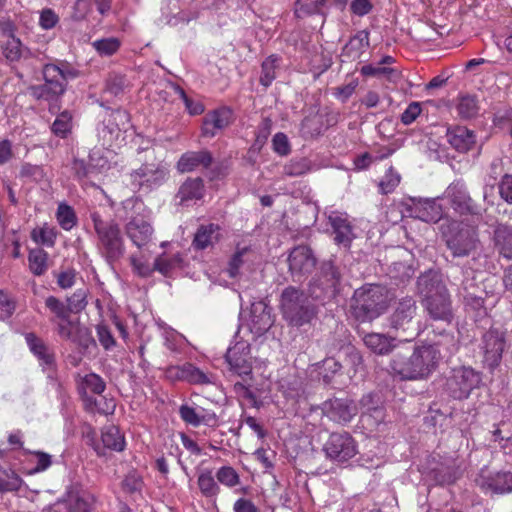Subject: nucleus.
Returning a JSON list of instances; mask_svg holds the SVG:
<instances>
[{"mask_svg": "<svg viewBox=\"0 0 512 512\" xmlns=\"http://www.w3.org/2000/svg\"><path fill=\"white\" fill-rule=\"evenodd\" d=\"M56 232L53 228L50 227H42L39 229H34L31 232V238L37 244H42L47 247H52L56 240Z\"/></svg>", "mask_w": 512, "mask_h": 512, "instance_id": "864d4df0", "label": "nucleus"}, {"mask_svg": "<svg viewBox=\"0 0 512 512\" xmlns=\"http://www.w3.org/2000/svg\"><path fill=\"white\" fill-rule=\"evenodd\" d=\"M417 287L423 296V306L436 321L451 323L453 312L448 290L437 273L429 271L418 278Z\"/></svg>", "mask_w": 512, "mask_h": 512, "instance_id": "7ed1b4c3", "label": "nucleus"}, {"mask_svg": "<svg viewBox=\"0 0 512 512\" xmlns=\"http://www.w3.org/2000/svg\"><path fill=\"white\" fill-rule=\"evenodd\" d=\"M480 381V375L472 368L464 366L455 368L446 381V390L454 399H466Z\"/></svg>", "mask_w": 512, "mask_h": 512, "instance_id": "9d476101", "label": "nucleus"}, {"mask_svg": "<svg viewBox=\"0 0 512 512\" xmlns=\"http://www.w3.org/2000/svg\"><path fill=\"white\" fill-rule=\"evenodd\" d=\"M84 406L85 409L89 412H97L102 415H109L114 412L116 403L114 399H108L99 394L96 397L86 396V398H84Z\"/></svg>", "mask_w": 512, "mask_h": 512, "instance_id": "72a5a7b5", "label": "nucleus"}, {"mask_svg": "<svg viewBox=\"0 0 512 512\" xmlns=\"http://www.w3.org/2000/svg\"><path fill=\"white\" fill-rule=\"evenodd\" d=\"M180 262L181 258L179 255H174L172 257L160 256L155 259L154 265L151 266V268L152 271L155 269L163 275H168L173 268L180 264Z\"/></svg>", "mask_w": 512, "mask_h": 512, "instance_id": "4d7b16f0", "label": "nucleus"}, {"mask_svg": "<svg viewBox=\"0 0 512 512\" xmlns=\"http://www.w3.org/2000/svg\"><path fill=\"white\" fill-rule=\"evenodd\" d=\"M2 31L3 35L7 37L2 45V52L7 61L19 62L32 57L31 50L25 46L19 38L15 37L11 23H4L2 25Z\"/></svg>", "mask_w": 512, "mask_h": 512, "instance_id": "aec40b11", "label": "nucleus"}, {"mask_svg": "<svg viewBox=\"0 0 512 512\" xmlns=\"http://www.w3.org/2000/svg\"><path fill=\"white\" fill-rule=\"evenodd\" d=\"M204 194V183L201 178H189L179 188L177 197L181 203L201 199Z\"/></svg>", "mask_w": 512, "mask_h": 512, "instance_id": "c756f323", "label": "nucleus"}, {"mask_svg": "<svg viewBox=\"0 0 512 512\" xmlns=\"http://www.w3.org/2000/svg\"><path fill=\"white\" fill-rule=\"evenodd\" d=\"M25 340L31 352L41 361L42 365L53 366L54 355L48 351L47 346L40 338L34 333H27Z\"/></svg>", "mask_w": 512, "mask_h": 512, "instance_id": "2f4dec72", "label": "nucleus"}, {"mask_svg": "<svg viewBox=\"0 0 512 512\" xmlns=\"http://www.w3.org/2000/svg\"><path fill=\"white\" fill-rule=\"evenodd\" d=\"M71 341L83 347L84 349H88L90 346H96V343L92 338L89 330L84 326L76 327L75 335Z\"/></svg>", "mask_w": 512, "mask_h": 512, "instance_id": "680f3d73", "label": "nucleus"}, {"mask_svg": "<svg viewBox=\"0 0 512 512\" xmlns=\"http://www.w3.org/2000/svg\"><path fill=\"white\" fill-rule=\"evenodd\" d=\"M87 291L85 289L76 290L67 298V306L70 313H79L85 309L87 305Z\"/></svg>", "mask_w": 512, "mask_h": 512, "instance_id": "13d9d810", "label": "nucleus"}, {"mask_svg": "<svg viewBox=\"0 0 512 512\" xmlns=\"http://www.w3.org/2000/svg\"><path fill=\"white\" fill-rule=\"evenodd\" d=\"M446 245L454 257L469 256L480 245L477 229L457 223L453 228V232L447 236Z\"/></svg>", "mask_w": 512, "mask_h": 512, "instance_id": "1a4fd4ad", "label": "nucleus"}, {"mask_svg": "<svg viewBox=\"0 0 512 512\" xmlns=\"http://www.w3.org/2000/svg\"><path fill=\"white\" fill-rule=\"evenodd\" d=\"M96 334L99 343L104 349L109 350L116 345V341L111 330L105 324H98L96 326Z\"/></svg>", "mask_w": 512, "mask_h": 512, "instance_id": "052dcab7", "label": "nucleus"}, {"mask_svg": "<svg viewBox=\"0 0 512 512\" xmlns=\"http://www.w3.org/2000/svg\"><path fill=\"white\" fill-rule=\"evenodd\" d=\"M387 307V291L374 284L356 289L350 304L351 314L359 322L373 321L383 314Z\"/></svg>", "mask_w": 512, "mask_h": 512, "instance_id": "20e7f679", "label": "nucleus"}, {"mask_svg": "<svg viewBox=\"0 0 512 512\" xmlns=\"http://www.w3.org/2000/svg\"><path fill=\"white\" fill-rule=\"evenodd\" d=\"M393 340L381 333H368L363 337L365 346L379 355H386L392 351Z\"/></svg>", "mask_w": 512, "mask_h": 512, "instance_id": "7c9ffc66", "label": "nucleus"}, {"mask_svg": "<svg viewBox=\"0 0 512 512\" xmlns=\"http://www.w3.org/2000/svg\"><path fill=\"white\" fill-rule=\"evenodd\" d=\"M361 74L364 76H386L388 79H392L396 75V71L393 68L382 67L381 65H365L361 68Z\"/></svg>", "mask_w": 512, "mask_h": 512, "instance_id": "0e129e2a", "label": "nucleus"}, {"mask_svg": "<svg viewBox=\"0 0 512 512\" xmlns=\"http://www.w3.org/2000/svg\"><path fill=\"white\" fill-rule=\"evenodd\" d=\"M329 223L335 234V242L344 246H349L354 235L350 222L346 215L339 212H332L328 217Z\"/></svg>", "mask_w": 512, "mask_h": 512, "instance_id": "393cba45", "label": "nucleus"}, {"mask_svg": "<svg viewBox=\"0 0 512 512\" xmlns=\"http://www.w3.org/2000/svg\"><path fill=\"white\" fill-rule=\"evenodd\" d=\"M452 209L461 214H476L478 208L461 180L452 182L444 193Z\"/></svg>", "mask_w": 512, "mask_h": 512, "instance_id": "ddd939ff", "label": "nucleus"}, {"mask_svg": "<svg viewBox=\"0 0 512 512\" xmlns=\"http://www.w3.org/2000/svg\"><path fill=\"white\" fill-rule=\"evenodd\" d=\"M462 473L461 463L453 455L434 453L427 458L426 474L437 485L454 484L462 476Z\"/></svg>", "mask_w": 512, "mask_h": 512, "instance_id": "0eeeda50", "label": "nucleus"}, {"mask_svg": "<svg viewBox=\"0 0 512 512\" xmlns=\"http://www.w3.org/2000/svg\"><path fill=\"white\" fill-rule=\"evenodd\" d=\"M44 83L29 87L30 95L36 100L52 101L67 90V83L81 76V71L66 60H55L43 65Z\"/></svg>", "mask_w": 512, "mask_h": 512, "instance_id": "f257e3e1", "label": "nucleus"}, {"mask_svg": "<svg viewBox=\"0 0 512 512\" xmlns=\"http://www.w3.org/2000/svg\"><path fill=\"white\" fill-rule=\"evenodd\" d=\"M310 170L306 159H293L283 168V174L289 177H297L306 174Z\"/></svg>", "mask_w": 512, "mask_h": 512, "instance_id": "6e6d98bb", "label": "nucleus"}, {"mask_svg": "<svg viewBox=\"0 0 512 512\" xmlns=\"http://www.w3.org/2000/svg\"><path fill=\"white\" fill-rule=\"evenodd\" d=\"M321 410L323 415L339 424L350 422L357 414L356 405L346 398L328 399L322 403Z\"/></svg>", "mask_w": 512, "mask_h": 512, "instance_id": "a211bd4d", "label": "nucleus"}, {"mask_svg": "<svg viewBox=\"0 0 512 512\" xmlns=\"http://www.w3.org/2000/svg\"><path fill=\"white\" fill-rule=\"evenodd\" d=\"M280 310L284 320L293 327L310 324L316 317V308L303 290L286 287L280 297Z\"/></svg>", "mask_w": 512, "mask_h": 512, "instance_id": "39448f33", "label": "nucleus"}, {"mask_svg": "<svg viewBox=\"0 0 512 512\" xmlns=\"http://www.w3.org/2000/svg\"><path fill=\"white\" fill-rule=\"evenodd\" d=\"M220 227L217 224L201 225L195 233L192 245L196 250H204L219 241Z\"/></svg>", "mask_w": 512, "mask_h": 512, "instance_id": "cd10ccee", "label": "nucleus"}, {"mask_svg": "<svg viewBox=\"0 0 512 512\" xmlns=\"http://www.w3.org/2000/svg\"><path fill=\"white\" fill-rule=\"evenodd\" d=\"M94 228L109 259L114 260L124 252V242L117 224L105 223L96 214L92 215Z\"/></svg>", "mask_w": 512, "mask_h": 512, "instance_id": "f8f14e48", "label": "nucleus"}, {"mask_svg": "<svg viewBox=\"0 0 512 512\" xmlns=\"http://www.w3.org/2000/svg\"><path fill=\"white\" fill-rule=\"evenodd\" d=\"M92 497L87 493L70 494L68 498L69 512H90Z\"/></svg>", "mask_w": 512, "mask_h": 512, "instance_id": "c03bdc74", "label": "nucleus"}, {"mask_svg": "<svg viewBox=\"0 0 512 512\" xmlns=\"http://www.w3.org/2000/svg\"><path fill=\"white\" fill-rule=\"evenodd\" d=\"M508 165H511V160L508 157L495 158L488 167V174L490 178L496 180L498 177H502L505 173H509L510 169Z\"/></svg>", "mask_w": 512, "mask_h": 512, "instance_id": "bf43d9fd", "label": "nucleus"}, {"mask_svg": "<svg viewBox=\"0 0 512 512\" xmlns=\"http://www.w3.org/2000/svg\"><path fill=\"white\" fill-rule=\"evenodd\" d=\"M80 389L83 390V399L89 396L88 391L99 395L105 390V382L99 375L89 373L82 378Z\"/></svg>", "mask_w": 512, "mask_h": 512, "instance_id": "58836bf2", "label": "nucleus"}, {"mask_svg": "<svg viewBox=\"0 0 512 512\" xmlns=\"http://www.w3.org/2000/svg\"><path fill=\"white\" fill-rule=\"evenodd\" d=\"M406 212L410 217L427 223H436L442 218V208L436 199L410 198Z\"/></svg>", "mask_w": 512, "mask_h": 512, "instance_id": "2eb2a0df", "label": "nucleus"}, {"mask_svg": "<svg viewBox=\"0 0 512 512\" xmlns=\"http://www.w3.org/2000/svg\"><path fill=\"white\" fill-rule=\"evenodd\" d=\"M493 241L498 253L512 260V227L504 224L497 225L494 229Z\"/></svg>", "mask_w": 512, "mask_h": 512, "instance_id": "c85d7f7f", "label": "nucleus"}, {"mask_svg": "<svg viewBox=\"0 0 512 512\" xmlns=\"http://www.w3.org/2000/svg\"><path fill=\"white\" fill-rule=\"evenodd\" d=\"M72 171L79 180L90 178L96 172L94 166H91L84 160L80 159H74L72 163Z\"/></svg>", "mask_w": 512, "mask_h": 512, "instance_id": "69168bd1", "label": "nucleus"}, {"mask_svg": "<svg viewBox=\"0 0 512 512\" xmlns=\"http://www.w3.org/2000/svg\"><path fill=\"white\" fill-rule=\"evenodd\" d=\"M505 348L504 334L496 329H490L482 337L484 360L490 368L499 365Z\"/></svg>", "mask_w": 512, "mask_h": 512, "instance_id": "412c9836", "label": "nucleus"}, {"mask_svg": "<svg viewBox=\"0 0 512 512\" xmlns=\"http://www.w3.org/2000/svg\"><path fill=\"white\" fill-rule=\"evenodd\" d=\"M279 66V57L271 55L267 57L261 65L260 83L268 87L276 78V69Z\"/></svg>", "mask_w": 512, "mask_h": 512, "instance_id": "ea45409f", "label": "nucleus"}, {"mask_svg": "<svg viewBox=\"0 0 512 512\" xmlns=\"http://www.w3.org/2000/svg\"><path fill=\"white\" fill-rule=\"evenodd\" d=\"M16 309L15 301L6 293L0 290V320L7 319L12 316Z\"/></svg>", "mask_w": 512, "mask_h": 512, "instance_id": "774afa93", "label": "nucleus"}, {"mask_svg": "<svg viewBox=\"0 0 512 512\" xmlns=\"http://www.w3.org/2000/svg\"><path fill=\"white\" fill-rule=\"evenodd\" d=\"M120 45V41L115 37L95 40L92 43L93 48L102 57H107L115 54L119 50Z\"/></svg>", "mask_w": 512, "mask_h": 512, "instance_id": "a18cd8bd", "label": "nucleus"}, {"mask_svg": "<svg viewBox=\"0 0 512 512\" xmlns=\"http://www.w3.org/2000/svg\"><path fill=\"white\" fill-rule=\"evenodd\" d=\"M425 346H435L439 350V359L442 357V353L452 355L458 349L455 337L450 333H441L440 339L432 344H426Z\"/></svg>", "mask_w": 512, "mask_h": 512, "instance_id": "de8ad7c7", "label": "nucleus"}, {"mask_svg": "<svg viewBox=\"0 0 512 512\" xmlns=\"http://www.w3.org/2000/svg\"><path fill=\"white\" fill-rule=\"evenodd\" d=\"M102 442L105 447L115 451H122L125 447L124 434L114 425H109L103 429Z\"/></svg>", "mask_w": 512, "mask_h": 512, "instance_id": "c9c22d12", "label": "nucleus"}, {"mask_svg": "<svg viewBox=\"0 0 512 512\" xmlns=\"http://www.w3.org/2000/svg\"><path fill=\"white\" fill-rule=\"evenodd\" d=\"M179 415L186 424L193 427H198L202 425V422H205L209 419V417L207 418L205 416H199L197 408L191 407L187 404L180 406Z\"/></svg>", "mask_w": 512, "mask_h": 512, "instance_id": "8fccbe9b", "label": "nucleus"}, {"mask_svg": "<svg viewBox=\"0 0 512 512\" xmlns=\"http://www.w3.org/2000/svg\"><path fill=\"white\" fill-rule=\"evenodd\" d=\"M472 281L473 279H466L463 281V289L466 291L464 299L467 305L473 307L474 309H480L484 306V299L481 296H478L474 292L470 291L473 285Z\"/></svg>", "mask_w": 512, "mask_h": 512, "instance_id": "e2e57ef3", "label": "nucleus"}, {"mask_svg": "<svg viewBox=\"0 0 512 512\" xmlns=\"http://www.w3.org/2000/svg\"><path fill=\"white\" fill-rule=\"evenodd\" d=\"M369 46L368 33L361 31L352 37L349 42L343 47L341 53L342 62L357 61L361 58L362 54Z\"/></svg>", "mask_w": 512, "mask_h": 512, "instance_id": "a878e982", "label": "nucleus"}, {"mask_svg": "<svg viewBox=\"0 0 512 512\" xmlns=\"http://www.w3.org/2000/svg\"><path fill=\"white\" fill-rule=\"evenodd\" d=\"M288 263L294 281H298L314 270L316 258L309 247L297 246L290 252Z\"/></svg>", "mask_w": 512, "mask_h": 512, "instance_id": "dca6fc26", "label": "nucleus"}, {"mask_svg": "<svg viewBox=\"0 0 512 512\" xmlns=\"http://www.w3.org/2000/svg\"><path fill=\"white\" fill-rule=\"evenodd\" d=\"M447 140L459 152H467L476 143L474 132L464 126H456L447 130Z\"/></svg>", "mask_w": 512, "mask_h": 512, "instance_id": "b1692460", "label": "nucleus"}, {"mask_svg": "<svg viewBox=\"0 0 512 512\" xmlns=\"http://www.w3.org/2000/svg\"><path fill=\"white\" fill-rule=\"evenodd\" d=\"M273 325L271 308L263 301L251 305L249 326L256 335H262Z\"/></svg>", "mask_w": 512, "mask_h": 512, "instance_id": "5701e85b", "label": "nucleus"}, {"mask_svg": "<svg viewBox=\"0 0 512 512\" xmlns=\"http://www.w3.org/2000/svg\"><path fill=\"white\" fill-rule=\"evenodd\" d=\"M230 370L240 377L249 376L252 372L250 346L246 342H237L227 350L225 355Z\"/></svg>", "mask_w": 512, "mask_h": 512, "instance_id": "f3484780", "label": "nucleus"}, {"mask_svg": "<svg viewBox=\"0 0 512 512\" xmlns=\"http://www.w3.org/2000/svg\"><path fill=\"white\" fill-rule=\"evenodd\" d=\"M148 212L143 213L141 218H134L130 221V240L141 250V256L138 258L133 254L130 259L134 270L142 277L151 274L152 268L150 264L151 254L149 246L151 245L153 228L147 220Z\"/></svg>", "mask_w": 512, "mask_h": 512, "instance_id": "423d86ee", "label": "nucleus"}, {"mask_svg": "<svg viewBox=\"0 0 512 512\" xmlns=\"http://www.w3.org/2000/svg\"><path fill=\"white\" fill-rule=\"evenodd\" d=\"M249 252H250V249L248 247H242V248L238 247L237 248L235 253L232 255V257L228 263V267L226 269L227 274L230 278H235L239 275L240 267L244 263L243 258Z\"/></svg>", "mask_w": 512, "mask_h": 512, "instance_id": "5fc2aeb1", "label": "nucleus"}, {"mask_svg": "<svg viewBox=\"0 0 512 512\" xmlns=\"http://www.w3.org/2000/svg\"><path fill=\"white\" fill-rule=\"evenodd\" d=\"M325 0H297L295 4V15L303 18L313 14H322Z\"/></svg>", "mask_w": 512, "mask_h": 512, "instance_id": "4c0bfd02", "label": "nucleus"}, {"mask_svg": "<svg viewBox=\"0 0 512 512\" xmlns=\"http://www.w3.org/2000/svg\"><path fill=\"white\" fill-rule=\"evenodd\" d=\"M401 182V175L390 166L378 183L379 192L383 195L395 191Z\"/></svg>", "mask_w": 512, "mask_h": 512, "instance_id": "a19ab883", "label": "nucleus"}, {"mask_svg": "<svg viewBox=\"0 0 512 512\" xmlns=\"http://www.w3.org/2000/svg\"><path fill=\"white\" fill-rule=\"evenodd\" d=\"M321 274L322 278L324 279L321 283L324 289H335L340 283V272L331 262H326L321 266Z\"/></svg>", "mask_w": 512, "mask_h": 512, "instance_id": "49530a36", "label": "nucleus"}, {"mask_svg": "<svg viewBox=\"0 0 512 512\" xmlns=\"http://www.w3.org/2000/svg\"><path fill=\"white\" fill-rule=\"evenodd\" d=\"M72 115L68 111L60 113L51 126L52 133L60 138H65L71 132Z\"/></svg>", "mask_w": 512, "mask_h": 512, "instance_id": "37998d69", "label": "nucleus"}, {"mask_svg": "<svg viewBox=\"0 0 512 512\" xmlns=\"http://www.w3.org/2000/svg\"><path fill=\"white\" fill-rule=\"evenodd\" d=\"M57 220L63 229H72L76 224V215L74 210L66 204H60L57 209Z\"/></svg>", "mask_w": 512, "mask_h": 512, "instance_id": "603ef678", "label": "nucleus"}, {"mask_svg": "<svg viewBox=\"0 0 512 512\" xmlns=\"http://www.w3.org/2000/svg\"><path fill=\"white\" fill-rule=\"evenodd\" d=\"M166 174L163 166L146 164L131 174L132 184L137 185L139 191L148 193L164 181Z\"/></svg>", "mask_w": 512, "mask_h": 512, "instance_id": "6ab92c4d", "label": "nucleus"}, {"mask_svg": "<svg viewBox=\"0 0 512 512\" xmlns=\"http://www.w3.org/2000/svg\"><path fill=\"white\" fill-rule=\"evenodd\" d=\"M216 478L222 485L233 488L240 483L238 472L231 466H222L216 472Z\"/></svg>", "mask_w": 512, "mask_h": 512, "instance_id": "09e8293b", "label": "nucleus"}, {"mask_svg": "<svg viewBox=\"0 0 512 512\" xmlns=\"http://www.w3.org/2000/svg\"><path fill=\"white\" fill-rule=\"evenodd\" d=\"M198 487L205 497L217 496L220 492V487L215 481L211 471H203L198 476Z\"/></svg>", "mask_w": 512, "mask_h": 512, "instance_id": "79ce46f5", "label": "nucleus"}, {"mask_svg": "<svg viewBox=\"0 0 512 512\" xmlns=\"http://www.w3.org/2000/svg\"><path fill=\"white\" fill-rule=\"evenodd\" d=\"M323 451L327 458L339 463L350 460L358 453L357 443L348 432L331 433L323 445Z\"/></svg>", "mask_w": 512, "mask_h": 512, "instance_id": "9b49d317", "label": "nucleus"}, {"mask_svg": "<svg viewBox=\"0 0 512 512\" xmlns=\"http://www.w3.org/2000/svg\"><path fill=\"white\" fill-rule=\"evenodd\" d=\"M181 372V376L184 377V380L190 384L208 385L213 384L215 380L212 374L205 373L190 363L184 364Z\"/></svg>", "mask_w": 512, "mask_h": 512, "instance_id": "f704fd0d", "label": "nucleus"}, {"mask_svg": "<svg viewBox=\"0 0 512 512\" xmlns=\"http://www.w3.org/2000/svg\"><path fill=\"white\" fill-rule=\"evenodd\" d=\"M212 163V156L208 151H192L181 156L177 163L180 172H190L199 166L207 168Z\"/></svg>", "mask_w": 512, "mask_h": 512, "instance_id": "bb28decb", "label": "nucleus"}, {"mask_svg": "<svg viewBox=\"0 0 512 512\" xmlns=\"http://www.w3.org/2000/svg\"><path fill=\"white\" fill-rule=\"evenodd\" d=\"M417 312L416 301L411 297L401 299L390 316V326L401 331L405 340L415 338L420 332L419 324L414 320Z\"/></svg>", "mask_w": 512, "mask_h": 512, "instance_id": "6e6552de", "label": "nucleus"}, {"mask_svg": "<svg viewBox=\"0 0 512 512\" xmlns=\"http://www.w3.org/2000/svg\"><path fill=\"white\" fill-rule=\"evenodd\" d=\"M45 305L57 320H67L71 314L68 306L55 296L47 297Z\"/></svg>", "mask_w": 512, "mask_h": 512, "instance_id": "3c124183", "label": "nucleus"}, {"mask_svg": "<svg viewBox=\"0 0 512 512\" xmlns=\"http://www.w3.org/2000/svg\"><path fill=\"white\" fill-rule=\"evenodd\" d=\"M476 485L485 493L505 494L512 491V473L497 472L491 474L482 469L475 478Z\"/></svg>", "mask_w": 512, "mask_h": 512, "instance_id": "4468645a", "label": "nucleus"}, {"mask_svg": "<svg viewBox=\"0 0 512 512\" xmlns=\"http://www.w3.org/2000/svg\"><path fill=\"white\" fill-rule=\"evenodd\" d=\"M49 255L41 248H34L28 254V267L34 276H42L49 269Z\"/></svg>", "mask_w": 512, "mask_h": 512, "instance_id": "473e14b6", "label": "nucleus"}, {"mask_svg": "<svg viewBox=\"0 0 512 512\" xmlns=\"http://www.w3.org/2000/svg\"><path fill=\"white\" fill-rule=\"evenodd\" d=\"M232 122V111L227 107L213 110L205 115L202 124V135L212 138L218 131L228 127Z\"/></svg>", "mask_w": 512, "mask_h": 512, "instance_id": "4be33fe9", "label": "nucleus"}, {"mask_svg": "<svg viewBox=\"0 0 512 512\" xmlns=\"http://www.w3.org/2000/svg\"><path fill=\"white\" fill-rule=\"evenodd\" d=\"M498 188L501 199L512 205V173H505L502 176Z\"/></svg>", "mask_w": 512, "mask_h": 512, "instance_id": "338daca9", "label": "nucleus"}, {"mask_svg": "<svg viewBox=\"0 0 512 512\" xmlns=\"http://www.w3.org/2000/svg\"><path fill=\"white\" fill-rule=\"evenodd\" d=\"M438 362L437 347L422 345L416 347L410 356L395 354L390 368L401 380H420L427 378L436 369Z\"/></svg>", "mask_w": 512, "mask_h": 512, "instance_id": "f03ea898", "label": "nucleus"}, {"mask_svg": "<svg viewBox=\"0 0 512 512\" xmlns=\"http://www.w3.org/2000/svg\"><path fill=\"white\" fill-rule=\"evenodd\" d=\"M458 115L463 119L475 117L479 112V105L476 96L462 95L458 98L456 106Z\"/></svg>", "mask_w": 512, "mask_h": 512, "instance_id": "e433bc0d", "label": "nucleus"}]
</instances>
